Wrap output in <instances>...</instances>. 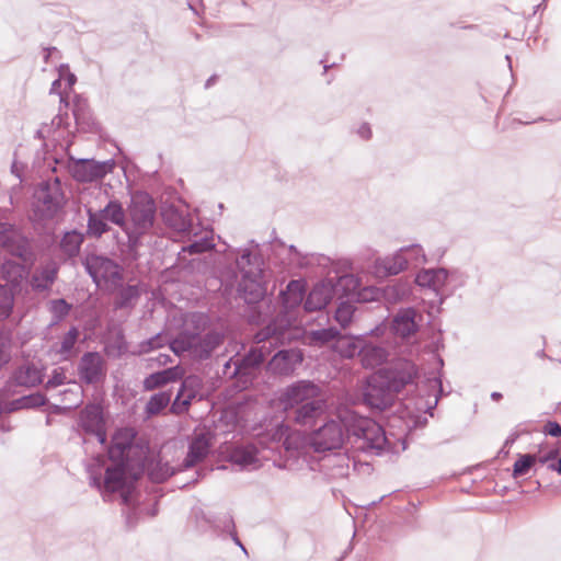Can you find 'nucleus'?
<instances>
[{
	"label": "nucleus",
	"mask_w": 561,
	"mask_h": 561,
	"mask_svg": "<svg viewBox=\"0 0 561 561\" xmlns=\"http://www.w3.org/2000/svg\"><path fill=\"white\" fill-rule=\"evenodd\" d=\"M345 432L353 438V446L364 453L379 455L388 444L378 423L351 411L345 412L342 423L332 420L314 431L309 442L317 453L339 450L344 444Z\"/></svg>",
	"instance_id": "1"
},
{
	"label": "nucleus",
	"mask_w": 561,
	"mask_h": 561,
	"mask_svg": "<svg viewBox=\"0 0 561 561\" xmlns=\"http://www.w3.org/2000/svg\"><path fill=\"white\" fill-rule=\"evenodd\" d=\"M157 206L153 198L144 192L136 193L127 208L125 233L127 236L126 257L139 259V248L145 237L156 232Z\"/></svg>",
	"instance_id": "2"
},
{
	"label": "nucleus",
	"mask_w": 561,
	"mask_h": 561,
	"mask_svg": "<svg viewBox=\"0 0 561 561\" xmlns=\"http://www.w3.org/2000/svg\"><path fill=\"white\" fill-rule=\"evenodd\" d=\"M414 367L410 364H399L383 368L374 374L364 391V401L371 409L386 410L393 402L396 393L412 381Z\"/></svg>",
	"instance_id": "3"
},
{
	"label": "nucleus",
	"mask_w": 561,
	"mask_h": 561,
	"mask_svg": "<svg viewBox=\"0 0 561 561\" xmlns=\"http://www.w3.org/2000/svg\"><path fill=\"white\" fill-rule=\"evenodd\" d=\"M0 247L21 260V263L7 260L2 264L4 278L18 284L26 274H30L35 264L36 254L33 241L14 225L0 222Z\"/></svg>",
	"instance_id": "4"
},
{
	"label": "nucleus",
	"mask_w": 561,
	"mask_h": 561,
	"mask_svg": "<svg viewBox=\"0 0 561 561\" xmlns=\"http://www.w3.org/2000/svg\"><path fill=\"white\" fill-rule=\"evenodd\" d=\"M236 265L241 272L238 285L239 296L249 305L260 302L267 293L264 272L259 257L249 250H243L237 257Z\"/></svg>",
	"instance_id": "5"
},
{
	"label": "nucleus",
	"mask_w": 561,
	"mask_h": 561,
	"mask_svg": "<svg viewBox=\"0 0 561 561\" xmlns=\"http://www.w3.org/2000/svg\"><path fill=\"white\" fill-rule=\"evenodd\" d=\"M142 467L123 460L112 461V465L105 469L104 479H102L101 472L91 470L90 485L107 493L124 491L123 501L127 503L129 500V484H131L133 479H137V476L133 474L131 470Z\"/></svg>",
	"instance_id": "6"
},
{
	"label": "nucleus",
	"mask_w": 561,
	"mask_h": 561,
	"mask_svg": "<svg viewBox=\"0 0 561 561\" xmlns=\"http://www.w3.org/2000/svg\"><path fill=\"white\" fill-rule=\"evenodd\" d=\"M82 265L98 287L104 285L111 290H117L123 282L122 267L106 256L87 254L82 260Z\"/></svg>",
	"instance_id": "7"
},
{
	"label": "nucleus",
	"mask_w": 561,
	"mask_h": 561,
	"mask_svg": "<svg viewBox=\"0 0 561 561\" xmlns=\"http://www.w3.org/2000/svg\"><path fill=\"white\" fill-rule=\"evenodd\" d=\"M65 196L58 180L43 182L34 193L33 213L37 220L53 219L62 208Z\"/></svg>",
	"instance_id": "8"
},
{
	"label": "nucleus",
	"mask_w": 561,
	"mask_h": 561,
	"mask_svg": "<svg viewBox=\"0 0 561 561\" xmlns=\"http://www.w3.org/2000/svg\"><path fill=\"white\" fill-rule=\"evenodd\" d=\"M136 434L131 428H122L117 431L108 448V458L111 461L123 460L133 462L137 466H144L146 459V449L135 443Z\"/></svg>",
	"instance_id": "9"
},
{
	"label": "nucleus",
	"mask_w": 561,
	"mask_h": 561,
	"mask_svg": "<svg viewBox=\"0 0 561 561\" xmlns=\"http://www.w3.org/2000/svg\"><path fill=\"white\" fill-rule=\"evenodd\" d=\"M115 162L112 159L96 161L94 159L75 160L69 169L72 178L81 183H90L102 180L113 171Z\"/></svg>",
	"instance_id": "10"
},
{
	"label": "nucleus",
	"mask_w": 561,
	"mask_h": 561,
	"mask_svg": "<svg viewBox=\"0 0 561 561\" xmlns=\"http://www.w3.org/2000/svg\"><path fill=\"white\" fill-rule=\"evenodd\" d=\"M79 426L87 434L94 435L101 445L107 439L103 408L99 403H88L79 414Z\"/></svg>",
	"instance_id": "11"
},
{
	"label": "nucleus",
	"mask_w": 561,
	"mask_h": 561,
	"mask_svg": "<svg viewBox=\"0 0 561 561\" xmlns=\"http://www.w3.org/2000/svg\"><path fill=\"white\" fill-rule=\"evenodd\" d=\"M78 375L85 385H95L106 376V364L99 352L84 353L78 364Z\"/></svg>",
	"instance_id": "12"
},
{
	"label": "nucleus",
	"mask_w": 561,
	"mask_h": 561,
	"mask_svg": "<svg viewBox=\"0 0 561 561\" xmlns=\"http://www.w3.org/2000/svg\"><path fill=\"white\" fill-rule=\"evenodd\" d=\"M181 380V387L171 405V411L175 414H181L188 410L192 400L197 396L202 385V380L195 375L183 376Z\"/></svg>",
	"instance_id": "13"
},
{
	"label": "nucleus",
	"mask_w": 561,
	"mask_h": 561,
	"mask_svg": "<svg viewBox=\"0 0 561 561\" xmlns=\"http://www.w3.org/2000/svg\"><path fill=\"white\" fill-rule=\"evenodd\" d=\"M320 389L311 381H299L289 387L285 394L283 393V405L293 408L295 404L300 405L311 400H319Z\"/></svg>",
	"instance_id": "14"
},
{
	"label": "nucleus",
	"mask_w": 561,
	"mask_h": 561,
	"mask_svg": "<svg viewBox=\"0 0 561 561\" xmlns=\"http://www.w3.org/2000/svg\"><path fill=\"white\" fill-rule=\"evenodd\" d=\"M324 401L322 399L311 400L296 408H284L285 417L294 420L295 423L307 426L311 425L324 412Z\"/></svg>",
	"instance_id": "15"
},
{
	"label": "nucleus",
	"mask_w": 561,
	"mask_h": 561,
	"mask_svg": "<svg viewBox=\"0 0 561 561\" xmlns=\"http://www.w3.org/2000/svg\"><path fill=\"white\" fill-rule=\"evenodd\" d=\"M305 293L306 283L301 279L291 280L286 290H283V342L291 337L290 331L285 328V322L289 321L285 309L299 307L304 301Z\"/></svg>",
	"instance_id": "16"
},
{
	"label": "nucleus",
	"mask_w": 561,
	"mask_h": 561,
	"mask_svg": "<svg viewBox=\"0 0 561 561\" xmlns=\"http://www.w3.org/2000/svg\"><path fill=\"white\" fill-rule=\"evenodd\" d=\"M194 342L193 357L197 359H207L213 352L224 342V334L218 331H209L202 335L198 332H192Z\"/></svg>",
	"instance_id": "17"
},
{
	"label": "nucleus",
	"mask_w": 561,
	"mask_h": 561,
	"mask_svg": "<svg viewBox=\"0 0 561 561\" xmlns=\"http://www.w3.org/2000/svg\"><path fill=\"white\" fill-rule=\"evenodd\" d=\"M417 312L413 308L400 309L393 317L391 330L396 335L408 339L416 333L419 323L416 322Z\"/></svg>",
	"instance_id": "18"
},
{
	"label": "nucleus",
	"mask_w": 561,
	"mask_h": 561,
	"mask_svg": "<svg viewBox=\"0 0 561 561\" xmlns=\"http://www.w3.org/2000/svg\"><path fill=\"white\" fill-rule=\"evenodd\" d=\"M184 373V368L180 365L154 371L144 379L142 389L145 391H152L154 389L162 388L171 382L182 379Z\"/></svg>",
	"instance_id": "19"
},
{
	"label": "nucleus",
	"mask_w": 561,
	"mask_h": 561,
	"mask_svg": "<svg viewBox=\"0 0 561 561\" xmlns=\"http://www.w3.org/2000/svg\"><path fill=\"white\" fill-rule=\"evenodd\" d=\"M58 271V265L53 261L36 268L30 278L32 289L35 291L49 290L57 278Z\"/></svg>",
	"instance_id": "20"
},
{
	"label": "nucleus",
	"mask_w": 561,
	"mask_h": 561,
	"mask_svg": "<svg viewBox=\"0 0 561 561\" xmlns=\"http://www.w3.org/2000/svg\"><path fill=\"white\" fill-rule=\"evenodd\" d=\"M333 298V288L329 283H318L309 291L305 302L304 310L317 311L324 308Z\"/></svg>",
	"instance_id": "21"
},
{
	"label": "nucleus",
	"mask_w": 561,
	"mask_h": 561,
	"mask_svg": "<svg viewBox=\"0 0 561 561\" xmlns=\"http://www.w3.org/2000/svg\"><path fill=\"white\" fill-rule=\"evenodd\" d=\"M210 450V440L205 434L197 435L188 445L186 457L182 462L183 469H188L201 462Z\"/></svg>",
	"instance_id": "22"
},
{
	"label": "nucleus",
	"mask_w": 561,
	"mask_h": 561,
	"mask_svg": "<svg viewBox=\"0 0 561 561\" xmlns=\"http://www.w3.org/2000/svg\"><path fill=\"white\" fill-rule=\"evenodd\" d=\"M351 458L346 453L331 451L322 459L321 467L328 471L332 478L346 477L350 471Z\"/></svg>",
	"instance_id": "23"
},
{
	"label": "nucleus",
	"mask_w": 561,
	"mask_h": 561,
	"mask_svg": "<svg viewBox=\"0 0 561 561\" xmlns=\"http://www.w3.org/2000/svg\"><path fill=\"white\" fill-rule=\"evenodd\" d=\"M449 272L445 268H428L417 273L415 282L421 287H427L438 293L447 283Z\"/></svg>",
	"instance_id": "24"
},
{
	"label": "nucleus",
	"mask_w": 561,
	"mask_h": 561,
	"mask_svg": "<svg viewBox=\"0 0 561 561\" xmlns=\"http://www.w3.org/2000/svg\"><path fill=\"white\" fill-rule=\"evenodd\" d=\"M18 386L32 388L42 383L44 378L43 369L33 363H27L18 367L12 376Z\"/></svg>",
	"instance_id": "25"
},
{
	"label": "nucleus",
	"mask_w": 561,
	"mask_h": 561,
	"mask_svg": "<svg viewBox=\"0 0 561 561\" xmlns=\"http://www.w3.org/2000/svg\"><path fill=\"white\" fill-rule=\"evenodd\" d=\"M359 357L365 368H375L382 365L388 358V351L377 344L363 341L359 350Z\"/></svg>",
	"instance_id": "26"
},
{
	"label": "nucleus",
	"mask_w": 561,
	"mask_h": 561,
	"mask_svg": "<svg viewBox=\"0 0 561 561\" xmlns=\"http://www.w3.org/2000/svg\"><path fill=\"white\" fill-rule=\"evenodd\" d=\"M257 454V448L252 444L236 446L230 451L229 460L241 469L256 467V463L259 462Z\"/></svg>",
	"instance_id": "27"
},
{
	"label": "nucleus",
	"mask_w": 561,
	"mask_h": 561,
	"mask_svg": "<svg viewBox=\"0 0 561 561\" xmlns=\"http://www.w3.org/2000/svg\"><path fill=\"white\" fill-rule=\"evenodd\" d=\"M263 348H265V345L252 347L248 354L239 359L236 364L234 375H249L251 370L259 368L265 360Z\"/></svg>",
	"instance_id": "28"
},
{
	"label": "nucleus",
	"mask_w": 561,
	"mask_h": 561,
	"mask_svg": "<svg viewBox=\"0 0 561 561\" xmlns=\"http://www.w3.org/2000/svg\"><path fill=\"white\" fill-rule=\"evenodd\" d=\"M378 271H382L386 275H398L409 267L405 261L404 252L400 248L397 252L376 261Z\"/></svg>",
	"instance_id": "29"
},
{
	"label": "nucleus",
	"mask_w": 561,
	"mask_h": 561,
	"mask_svg": "<svg viewBox=\"0 0 561 561\" xmlns=\"http://www.w3.org/2000/svg\"><path fill=\"white\" fill-rule=\"evenodd\" d=\"M99 211L107 222L118 226L125 232L127 211L124 209L119 201L111 199Z\"/></svg>",
	"instance_id": "30"
},
{
	"label": "nucleus",
	"mask_w": 561,
	"mask_h": 561,
	"mask_svg": "<svg viewBox=\"0 0 561 561\" xmlns=\"http://www.w3.org/2000/svg\"><path fill=\"white\" fill-rule=\"evenodd\" d=\"M80 337V330L78 327L72 325L70 329L62 335L60 341V346L56 351V353L62 359H70L72 356L77 354L76 344L78 343Z\"/></svg>",
	"instance_id": "31"
},
{
	"label": "nucleus",
	"mask_w": 561,
	"mask_h": 561,
	"mask_svg": "<svg viewBox=\"0 0 561 561\" xmlns=\"http://www.w3.org/2000/svg\"><path fill=\"white\" fill-rule=\"evenodd\" d=\"M363 341L364 339L362 336L348 337L340 334L334 343V351L345 358H352L355 355L359 356Z\"/></svg>",
	"instance_id": "32"
},
{
	"label": "nucleus",
	"mask_w": 561,
	"mask_h": 561,
	"mask_svg": "<svg viewBox=\"0 0 561 561\" xmlns=\"http://www.w3.org/2000/svg\"><path fill=\"white\" fill-rule=\"evenodd\" d=\"M163 217L165 224L174 231L179 233H191L193 227L191 219L178 209L173 207L169 208L165 210Z\"/></svg>",
	"instance_id": "33"
},
{
	"label": "nucleus",
	"mask_w": 561,
	"mask_h": 561,
	"mask_svg": "<svg viewBox=\"0 0 561 561\" xmlns=\"http://www.w3.org/2000/svg\"><path fill=\"white\" fill-rule=\"evenodd\" d=\"M111 230V226L100 211L88 209L87 233L89 237L100 239L104 233Z\"/></svg>",
	"instance_id": "34"
},
{
	"label": "nucleus",
	"mask_w": 561,
	"mask_h": 561,
	"mask_svg": "<svg viewBox=\"0 0 561 561\" xmlns=\"http://www.w3.org/2000/svg\"><path fill=\"white\" fill-rule=\"evenodd\" d=\"M117 298L115 307L117 309H124L133 307L141 296V289L138 285H126L118 286Z\"/></svg>",
	"instance_id": "35"
},
{
	"label": "nucleus",
	"mask_w": 561,
	"mask_h": 561,
	"mask_svg": "<svg viewBox=\"0 0 561 561\" xmlns=\"http://www.w3.org/2000/svg\"><path fill=\"white\" fill-rule=\"evenodd\" d=\"M194 339L192 332L190 330H183L179 333V335L170 340L169 339V347L176 355L182 356L185 353H188L193 357V343Z\"/></svg>",
	"instance_id": "36"
},
{
	"label": "nucleus",
	"mask_w": 561,
	"mask_h": 561,
	"mask_svg": "<svg viewBox=\"0 0 561 561\" xmlns=\"http://www.w3.org/2000/svg\"><path fill=\"white\" fill-rule=\"evenodd\" d=\"M72 309V305L64 298L53 299L48 304V311L51 313L50 325H56L65 320Z\"/></svg>",
	"instance_id": "37"
},
{
	"label": "nucleus",
	"mask_w": 561,
	"mask_h": 561,
	"mask_svg": "<svg viewBox=\"0 0 561 561\" xmlns=\"http://www.w3.org/2000/svg\"><path fill=\"white\" fill-rule=\"evenodd\" d=\"M82 242L83 236L80 232L76 230L69 231L62 237L60 249L65 254L72 257L79 253Z\"/></svg>",
	"instance_id": "38"
},
{
	"label": "nucleus",
	"mask_w": 561,
	"mask_h": 561,
	"mask_svg": "<svg viewBox=\"0 0 561 561\" xmlns=\"http://www.w3.org/2000/svg\"><path fill=\"white\" fill-rule=\"evenodd\" d=\"M171 401V392L169 391H160L150 397L145 407V412L147 415H157L159 414Z\"/></svg>",
	"instance_id": "39"
},
{
	"label": "nucleus",
	"mask_w": 561,
	"mask_h": 561,
	"mask_svg": "<svg viewBox=\"0 0 561 561\" xmlns=\"http://www.w3.org/2000/svg\"><path fill=\"white\" fill-rule=\"evenodd\" d=\"M14 307V294L11 287L0 284V321L7 320Z\"/></svg>",
	"instance_id": "40"
},
{
	"label": "nucleus",
	"mask_w": 561,
	"mask_h": 561,
	"mask_svg": "<svg viewBox=\"0 0 561 561\" xmlns=\"http://www.w3.org/2000/svg\"><path fill=\"white\" fill-rule=\"evenodd\" d=\"M339 335L340 331L333 327H330L310 331L309 339L313 345L322 346L329 342H335Z\"/></svg>",
	"instance_id": "41"
},
{
	"label": "nucleus",
	"mask_w": 561,
	"mask_h": 561,
	"mask_svg": "<svg viewBox=\"0 0 561 561\" xmlns=\"http://www.w3.org/2000/svg\"><path fill=\"white\" fill-rule=\"evenodd\" d=\"M46 402H47V398L44 394H42L39 392L32 393L28 396H23L16 400L12 401L11 410L38 408V407L45 405Z\"/></svg>",
	"instance_id": "42"
},
{
	"label": "nucleus",
	"mask_w": 561,
	"mask_h": 561,
	"mask_svg": "<svg viewBox=\"0 0 561 561\" xmlns=\"http://www.w3.org/2000/svg\"><path fill=\"white\" fill-rule=\"evenodd\" d=\"M383 297L389 302H398L410 294V287L403 283L387 285L383 289Z\"/></svg>",
	"instance_id": "43"
},
{
	"label": "nucleus",
	"mask_w": 561,
	"mask_h": 561,
	"mask_svg": "<svg viewBox=\"0 0 561 561\" xmlns=\"http://www.w3.org/2000/svg\"><path fill=\"white\" fill-rule=\"evenodd\" d=\"M401 249L402 252H404L405 261L409 266H419L426 262V255L422 245L410 244Z\"/></svg>",
	"instance_id": "44"
},
{
	"label": "nucleus",
	"mask_w": 561,
	"mask_h": 561,
	"mask_svg": "<svg viewBox=\"0 0 561 561\" xmlns=\"http://www.w3.org/2000/svg\"><path fill=\"white\" fill-rule=\"evenodd\" d=\"M215 247L213 238L209 232H205L201 238L192 241L186 247H183V251L190 254H199L211 250Z\"/></svg>",
	"instance_id": "45"
},
{
	"label": "nucleus",
	"mask_w": 561,
	"mask_h": 561,
	"mask_svg": "<svg viewBox=\"0 0 561 561\" xmlns=\"http://www.w3.org/2000/svg\"><path fill=\"white\" fill-rule=\"evenodd\" d=\"M178 470L168 462L158 461L149 470L150 479L156 483L164 482L168 478L175 474Z\"/></svg>",
	"instance_id": "46"
},
{
	"label": "nucleus",
	"mask_w": 561,
	"mask_h": 561,
	"mask_svg": "<svg viewBox=\"0 0 561 561\" xmlns=\"http://www.w3.org/2000/svg\"><path fill=\"white\" fill-rule=\"evenodd\" d=\"M169 343V337L160 332L156 335L151 336L150 339H147L139 343L138 345V352L137 354H147L150 353L153 350L163 347L165 344Z\"/></svg>",
	"instance_id": "47"
},
{
	"label": "nucleus",
	"mask_w": 561,
	"mask_h": 561,
	"mask_svg": "<svg viewBox=\"0 0 561 561\" xmlns=\"http://www.w3.org/2000/svg\"><path fill=\"white\" fill-rule=\"evenodd\" d=\"M537 461L538 457L536 455H520L513 466V477L517 478L527 474Z\"/></svg>",
	"instance_id": "48"
},
{
	"label": "nucleus",
	"mask_w": 561,
	"mask_h": 561,
	"mask_svg": "<svg viewBox=\"0 0 561 561\" xmlns=\"http://www.w3.org/2000/svg\"><path fill=\"white\" fill-rule=\"evenodd\" d=\"M354 307L348 302H341L335 310L334 319L335 321L345 329L350 325L354 314Z\"/></svg>",
	"instance_id": "49"
},
{
	"label": "nucleus",
	"mask_w": 561,
	"mask_h": 561,
	"mask_svg": "<svg viewBox=\"0 0 561 561\" xmlns=\"http://www.w3.org/2000/svg\"><path fill=\"white\" fill-rule=\"evenodd\" d=\"M210 323L208 314L204 312H193L188 316L187 325L193 330L192 332H198L202 334Z\"/></svg>",
	"instance_id": "50"
},
{
	"label": "nucleus",
	"mask_w": 561,
	"mask_h": 561,
	"mask_svg": "<svg viewBox=\"0 0 561 561\" xmlns=\"http://www.w3.org/2000/svg\"><path fill=\"white\" fill-rule=\"evenodd\" d=\"M538 462L546 465L550 470L561 473V458L559 456V451L556 449L550 450L547 455L539 456Z\"/></svg>",
	"instance_id": "51"
},
{
	"label": "nucleus",
	"mask_w": 561,
	"mask_h": 561,
	"mask_svg": "<svg viewBox=\"0 0 561 561\" xmlns=\"http://www.w3.org/2000/svg\"><path fill=\"white\" fill-rule=\"evenodd\" d=\"M305 445V437L300 433H293L286 435V438L283 440V448L286 451L296 450L299 455V449Z\"/></svg>",
	"instance_id": "52"
},
{
	"label": "nucleus",
	"mask_w": 561,
	"mask_h": 561,
	"mask_svg": "<svg viewBox=\"0 0 561 561\" xmlns=\"http://www.w3.org/2000/svg\"><path fill=\"white\" fill-rule=\"evenodd\" d=\"M270 339H273L275 343L280 341V330L277 328L276 324H274L273 328L267 327L255 334L256 343L266 342Z\"/></svg>",
	"instance_id": "53"
},
{
	"label": "nucleus",
	"mask_w": 561,
	"mask_h": 561,
	"mask_svg": "<svg viewBox=\"0 0 561 561\" xmlns=\"http://www.w3.org/2000/svg\"><path fill=\"white\" fill-rule=\"evenodd\" d=\"M306 264V256L301 255L294 245L288 248V267L291 268H301Z\"/></svg>",
	"instance_id": "54"
},
{
	"label": "nucleus",
	"mask_w": 561,
	"mask_h": 561,
	"mask_svg": "<svg viewBox=\"0 0 561 561\" xmlns=\"http://www.w3.org/2000/svg\"><path fill=\"white\" fill-rule=\"evenodd\" d=\"M67 376L62 368H56L53 370L50 377L48 378L47 382L45 383L46 389H51L58 386H61L66 383Z\"/></svg>",
	"instance_id": "55"
},
{
	"label": "nucleus",
	"mask_w": 561,
	"mask_h": 561,
	"mask_svg": "<svg viewBox=\"0 0 561 561\" xmlns=\"http://www.w3.org/2000/svg\"><path fill=\"white\" fill-rule=\"evenodd\" d=\"M282 358H283V375L289 370V368L287 367V360L293 358L294 362L298 363V364L302 363V360H304L302 353L300 351H296V350H284L283 348Z\"/></svg>",
	"instance_id": "56"
},
{
	"label": "nucleus",
	"mask_w": 561,
	"mask_h": 561,
	"mask_svg": "<svg viewBox=\"0 0 561 561\" xmlns=\"http://www.w3.org/2000/svg\"><path fill=\"white\" fill-rule=\"evenodd\" d=\"M543 433L553 437L561 436V425L558 422L549 421L543 428Z\"/></svg>",
	"instance_id": "57"
},
{
	"label": "nucleus",
	"mask_w": 561,
	"mask_h": 561,
	"mask_svg": "<svg viewBox=\"0 0 561 561\" xmlns=\"http://www.w3.org/2000/svg\"><path fill=\"white\" fill-rule=\"evenodd\" d=\"M10 360V353L8 343L0 337V368L8 364Z\"/></svg>",
	"instance_id": "58"
},
{
	"label": "nucleus",
	"mask_w": 561,
	"mask_h": 561,
	"mask_svg": "<svg viewBox=\"0 0 561 561\" xmlns=\"http://www.w3.org/2000/svg\"><path fill=\"white\" fill-rule=\"evenodd\" d=\"M274 428H275V433L273 435L272 446L270 448L274 451H278L280 448V444H279V442H280V434H279L280 433V424H276L274 426Z\"/></svg>",
	"instance_id": "59"
},
{
	"label": "nucleus",
	"mask_w": 561,
	"mask_h": 561,
	"mask_svg": "<svg viewBox=\"0 0 561 561\" xmlns=\"http://www.w3.org/2000/svg\"><path fill=\"white\" fill-rule=\"evenodd\" d=\"M357 135L362 138V139H369L371 137V130H370V127L368 124L364 123L362 124L358 129H357Z\"/></svg>",
	"instance_id": "60"
},
{
	"label": "nucleus",
	"mask_w": 561,
	"mask_h": 561,
	"mask_svg": "<svg viewBox=\"0 0 561 561\" xmlns=\"http://www.w3.org/2000/svg\"><path fill=\"white\" fill-rule=\"evenodd\" d=\"M24 165L19 163L18 161H13L11 165V172L14 174L20 181L22 180V171Z\"/></svg>",
	"instance_id": "61"
},
{
	"label": "nucleus",
	"mask_w": 561,
	"mask_h": 561,
	"mask_svg": "<svg viewBox=\"0 0 561 561\" xmlns=\"http://www.w3.org/2000/svg\"><path fill=\"white\" fill-rule=\"evenodd\" d=\"M158 365L165 366L169 363H172V357L168 354H159L156 358Z\"/></svg>",
	"instance_id": "62"
},
{
	"label": "nucleus",
	"mask_w": 561,
	"mask_h": 561,
	"mask_svg": "<svg viewBox=\"0 0 561 561\" xmlns=\"http://www.w3.org/2000/svg\"><path fill=\"white\" fill-rule=\"evenodd\" d=\"M117 350H118V354H124L126 351H127V343L126 341L124 340L123 336H121L118 340H117Z\"/></svg>",
	"instance_id": "63"
},
{
	"label": "nucleus",
	"mask_w": 561,
	"mask_h": 561,
	"mask_svg": "<svg viewBox=\"0 0 561 561\" xmlns=\"http://www.w3.org/2000/svg\"><path fill=\"white\" fill-rule=\"evenodd\" d=\"M229 524L231 525L232 527V531L230 533L231 535V539L233 540V542L237 545V546H241L242 542L240 541L239 537L237 536V533L234 531V524H233V520L232 518L229 519Z\"/></svg>",
	"instance_id": "64"
}]
</instances>
